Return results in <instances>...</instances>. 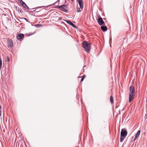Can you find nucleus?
<instances>
[{"label":"nucleus","mask_w":147,"mask_h":147,"mask_svg":"<svg viewBox=\"0 0 147 147\" xmlns=\"http://www.w3.org/2000/svg\"><path fill=\"white\" fill-rule=\"evenodd\" d=\"M39 26H41L40 25H38Z\"/></svg>","instance_id":"23"},{"label":"nucleus","mask_w":147,"mask_h":147,"mask_svg":"<svg viewBox=\"0 0 147 147\" xmlns=\"http://www.w3.org/2000/svg\"><path fill=\"white\" fill-rule=\"evenodd\" d=\"M18 1L21 3H23V1L22 0H18Z\"/></svg>","instance_id":"20"},{"label":"nucleus","mask_w":147,"mask_h":147,"mask_svg":"<svg viewBox=\"0 0 147 147\" xmlns=\"http://www.w3.org/2000/svg\"><path fill=\"white\" fill-rule=\"evenodd\" d=\"M22 19H24V20H25L27 22H29V21H28V20L26 18H22Z\"/></svg>","instance_id":"17"},{"label":"nucleus","mask_w":147,"mask_h":147,"mask_svg":"<svg viewBox=\"0 0 147 147\" xmlns=\"http://www.w3.org/2000/svg\"><path fill=\"white\" fill-rule=\"evenodd\" d=\"M24 35L23 34L21 33L19 34L17 36V39L20 41H21L24 38Z\"/></svg>","instance_id":"7"},{"label":"nucleus","mask_w":147,"mask_h":147,"mask_svg":"<svg viewBox=\"0 0 147 147\" xmlns=\"http://www.w3.org/2000/svg\"><path fill=\"white\" fill-rule=\"evenodd\" d=\"M125 137H123L122 136H120V142H122L125 138Z\"/></svg>","instance_id":"13"},{"label":"nucleus","mask_w":147,"mask_h":147,"mask_svg":"<svg viewBox=\"0 0 147 147\" xmlns=\"http://www.w3.org/2000/svg\"><path fill=\"white\" fill-rule=\"evenodd\" d=\"M21 5L24 7V8H25V6L26 5V3L24 2L22 3H21Z\"/></svg>","instance_id":"14"},{"label":"nucleus","mask_w":147,"mask_h":147,"mask_svg":"<svg viewBox=\"0 0 147 147\" xmlns=\"http://www.w3.org/2000/svg\"><path fill=\"white\" fill-rule=\"evenodd\" d=\"M85 76H84L82 78L81 80V82H82L83 81V80H84V78H85Z\"/></svg>","instance_id":"16"},{"label":"nucleus","mask_w":147,"mask_h":147,"mask_svg":"<svg viewBox=\"0 0 147 147\" xmlns=\"http://www.w3.org/2000/svg\"><path fill=\"white\" fill-rule=\"evenodd\" d=\"M127 134V132L126 129H121L120 136L125 137Z\"/></svg>","instance_id":"5"},{"label":"nucleus","mask_w":147,"mask_h":147,"mask_svg":"<svg viewBox=\"0 0 147 147\" xmlns=\"http://www.w3.org/2000/svg\"><path fill=\"white\" fill-rule=\"evenodd\" d=\"M140 130H139L137 133L136 134V135L135 136V138L134 139V140H136L139 137V135L140 134Z\"/></svg>","instance_id":"10"},{"label":"nucleus","mask_w":147,"mask_h":147,"mask_svg":"<svg viewBox=\"0 0 147 147\" xmlns=\"http://www.w3.org/2000/svg\"><path fill=\"white\" fill-rule=\"evenodd\" d=\"M64 21H65L66 23H67L71 25L73 27L75 28H76V25L72 23L70 21L67 20H64Z\"/></svg>","instance_id":"9"},{"label":"nucleus","mask_w":147,"mask_h":147,"mask_svg":"<svg viewBox=\"0 0 147 147\" xmlns=\"http://www.w3.org/2000/svg\"><path fill=\"white\" fill-rule=\"evenodd\" d=\"M18 1L21 3H23V1L22 0H18Z\"/></svg>","instance_id":"19"},{"label":"nucleus","mask_w":147,"mask_h":147,"mask_svg":"<svg viewBox=\"0 0 147 147\" xmlns=\"http://www.w3.org/2000/svg\"><path fill=\"white\" fill-rule=\"evenodd\" d=\"M101 29L103 32H105L107 30V27L105 26H102L101 27Z\"/></svg>","instance_id":"11"},{"label":"nucleus","mask_w":147,"mask_h":147,"mask_svg":"<svg viewBox=\"0 0 147 147\" xmlns=\"http://www.w3.org/2000/svg\"><path fill=\"white\" fill-rule=\"evenodd\" d=\"M82 44L85 50L87 52L89 53L90 50V45L87 42L84 41L82 42Z\"/></svg>","instance_id":"2"},{"label":"nucleus","mask_w":147,"mask_h":147,"mask_svg":"<svg viewBox=\"0 0 147 147\" xmlns=\"http://www.w3.org/2000/svg\"><path fill=\"white\" fill-rule=\"evenodd\" d=\"M56 8L65 12H67L68 11L67 9H66L67 8V6L65 5H63L61 6H59L57 7Z\"/></svg>","instance_id":"4"},{"label":"nucleus","mask_w":147,"mask_h":147,"mask_svg":"<svg viewBox=\"0 0 147 147\" xmlns=\"http://www.w3.org/2000/svg\"><path fill=\"white\" fill-rule=\"evenodd\" d=\"M18 11L20 12V13H23V11L22 10V9L20 8L19 7H18Z\"/></svg>","instance_id":"15"},{"label":"nucleus","mask_w":147,"mask_h":147,"mask_svg":"<svg viewBox=\"0 0 147 147\" xmlns=\"http://www.w3.org/2000/svg\"><path fill=\"white\" fill-rule=\"evenodd\" d=\"M77 2L78 3L80 7H77V12H79L83 10L84 8V3L83 0H76Z\"/></svg>","instance_id":"3"},{"label":"nucleus","mask_w":147,"mask_h":147,"mask_svg":"<svg viewBox=\"0 0 147 147\" xmlns=\"http://www.w3.org/2000/svg\"><path fill=\"white\" fill-rule=\"evenodd\" d=\"M71 1H72V2H74V0H71Z\"/></svg>","instance_id":"22"},{"label":"nucleus","mask_w":147,"mask_h":147,"mask_svg":"<svg viewBox=\"0 0 147 147\" xmlns=\"http://www.w3.org/2000/svg\"><path fill=\"white\" fill-rule=\"evenodd\" d=\"M7 42L8 47H12L13 45V43L12 40L11 39H8Z\"/></svg>","instance_id":"6"},{"label":"nucleus","mask_w":147,"mask_h":147,"mask_svg":"<svg viewBox=\"0 0 147 147\" xmlns=\"http://www.w3.org/2000/svg\"><path fill=\"white\" fill-rule=\"evenodd\" d=\"M98 23L99 24L100 26L105 24L104 21L101 18H98Z\"/></svg>","instance_id":"8"},{"label":"nucleus","mask_w":147,"mask_h":147,"mask_svg":"<svg viewBox=\"0 0 147 147\" xmlns=\"http://www.w3.org/2000/svg\"><path fill=\"white\" fill-rule=\"evenodd\" d=\"M7 62H9V58L7 57Z\"/></svg>","instance_id":"21"},{"label":"nucleus","mask_w":147,"mask_h":147,"mask_svg":"<svg viewBox=\"0 0 147 147\" xmlns=\"http://www.w3.org/2000/svg\"><path fill=\"white\" fill-rule=\"evenodd\" d=\"M25 7H26L25 8H25L26 9H29V7L27 5H26L25 6Z\"/></svg>","instance_id":"18"},{"label":"nucleus","mask_w":147,"mask_h":147,"mask_svg":"<svg viewBox=\"0 0 147 147\" xmlns=\"http://www.w3.org/2000/svg\"><path fill=\"white\" fill-rule=\"evenodd\" d=\"M129 91L128 101L129 102H130L133 98V96L135 95L134 92L135 91V89L134 86H131L130 87Z\"/></svg>","instance_id":"1"},{"label":"nucleus","mask_w":147,"mask_h":147,"mask_svg":"<svg viewBox=\"0 0 147 147\" xmlns=\"http://www.w3.org/2000/svg\"><path fill=\"white\" fill-rule=\"evenodd\" d=\"M110 101L111 103H113L114 102L113 100V97L112 96H111L110 97Z\"/></svg>","instance_id":"12"}]
</instances>
